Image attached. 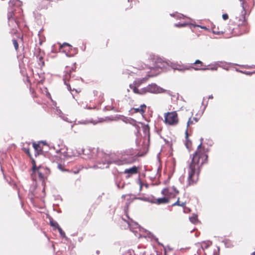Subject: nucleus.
Returning a JSON list of instances; mask_svg holds the SVG:
<instances>
[{"label":"nucleus","mask_w":255,"mask_h":255,"mask_svg":"<svg viewBox=\"0 0 255 255\" xmlns=\"http://www.w3.org/2000/svg\"><path fill=\"white\" fill-rule=\"evenodd\" d=\"M234 30H235V28H233V29H232V30L233 32H234Z\"/></svg>","instance_id":"nucleus-39"},{"label":"nucleus","mask_w":255,"mask_h":255,"mask_svg":"<svg viewBox=\"0 0 255 255\" xmlns=\"http://www.w3.org/2000/svg\"><path fill=\"white\" fill-rule=\"evenodd\" d=\"M218 67L217 65H208L207 66H206L205 68L204 69V71L205 70H212V71H216L217 70Z\"/></svg>","instance_id":"nucleus-25"},{"label":"nucleus","mask_w":255,"mask_h":255,"mask_svg":"<svg viewBox=\"0 0 255 255\" xmlns=\"http://www.w3.org/2000/svg\"><path fill=\"white\" fill-rule=\"evenodd\" d=\"M213 96L212 95L209 96V99H213Z\"/></svg>","instance_id":"nucleus-35"},{"label":"nucleus","mask_w":255,"mask_h":255,"mask_svg":"<svg viewBox=\"0 0 255 255\" xmlns=\"http://www.w3.org/2000/svg\"><path fill=\"white\" fill-rule=\"evenodd\" d=\"M16 46H17V49L18 48V44L17 43Z\"/></svg>","instance_id":"nucleus-40"},{"label":"nucleus","mask_w":255,"mask_h":255,"mask_svg":"<svg viewBox=\"0 0 255 255\" xmlns=\"http://www.w3.org/2000/svg\"><path fill=\"white\" fill-rule=\"evenodd\" d=\"M224 24L220 23L217 27L215 26L212 28L213 32L216 34H221L227 32V29L224 27Z\"/></svg>","instance_id":"nucleus-10"},{"label":"nucleus","mask_w":255,"mask_h":255,"mask_svg":"<svg viewBox=\"0 0 255 255\" xmlns=\"http://www.w3.org/2000/svg\"><path fill=\"white\" fill-rule=\"evenodd\" d=\"M58 230L59 233L60 234V235L61 236H65V233L63 232L62 229L60 227H58Z\"/></svg>","instance_id":"nucleus-29"},{"label":"nucleus","mask_w":255,"mask_h":255,"mask_svg":"<svg viewBox=\"0 0 255 255\" xmlns=\"http://www.w3.org/2000/svg\"><path fill=\"white\" fill-rule=\"evenodd\" d=\"M146 108V106L145 104H142L140 105L139 108H132V110L134 111V113H139L141 115H143L145 112V109Z\"/></svg>","instance_id":"nucleus-20"},{"label":"nucleus","mask_w":255,"mask_h":255,"mask_svg":"<svg viewBox=\"0 0 255 255\" xmlns=\"http://www.w3.org/2000/svg\"><path fill=\"white\" fill-rule=\"evenodd\" d=\"M12 183H13V188H14V187L15 186V182L13 181H12Z\"/></svg>","instance_id":"nucleus-36"},{"label":"nucleus","mask_w":255,"mask_h":255,"mask_svg":"<svg viewBox=\"0 0 255 255\" xmlns=\"http://www.w3.org/2000/svg\"><path fill=\"white\" fill-rule=\"evenodd\" d=\"M209 151V149L201 143L192 155V160L187 167L188 186L194 185L197 183L201 169L208 163Z\"/></svg>","instance_id":"nucleus-1"},{"label":"nucleus","mask_w":255,"mask_h":255,"mask_svg":"<svg viewBox=\"0 0 255 255\" xmlns=\"http://www.w3.org/2000/svg\"><path fill=\"white\" fill-rule=\"evenodd\" d=\"M58 167L59 169H61L62 170H63V169H62V165H58Z\"/></svg>","instance_id":"nucleus-33"},{"label":"nucleus","mask_w":255,"mask_h":255,"mask_svg":"<svg viewBox=\"0 0 255 255\" xmlns=\"http://www.w3.org/2000/svg\"><path fill=\"white\" fill-rule=\"evenodd\" d=\"M29 143H26V147H23L22 149L30 157L31 159L32 160V158H33L32 157L30 153L29 147Z\"/></svg>","instance_id":"nucleus-24"},{"label":"nucleus","mask_w":255,"mask_h":255,"mask_svg":"<svg viewBox=\"0 0 255 255\" xmlns=\"http://www.w3.org/2000/svg\"><path fill=\"white\" fill-rule=\"evenodd\" d=\"M246 11L244 9L242 14L240 17H236V23L241 29V33L246 31L247 26V21L246 18Z\"/></svg>","instance_id":"nucleus-7"},{"label":"nucleus","mask_w":255,"mask_h":255,"mask_svg":"<svg viewBox=\"0 0 255 255\" xmlns=\"http://www.w3.org/2000/svg\"><path fill=\"white\" fill-rule=\"evenodd\" d=\"M199 121V119L197 118L193 117V118H190L187 122V130H186V137H188V130L190 129L191 126L192 125L195 124V123H197Z\"/></svg>","instance_id":"nucleus-12"},{"label":"nucleus","mask_w":255,"mask_h":255,"mask_svg":"<svg viewBox=\"0 0 255 255\" xmlns=\"http://www.w3.org/2000/svg\"><path fill=\"white\" fill-rule=\"evenodd\" d=\"M186 201H181L180 200V198H178L177 201L176 202H175L174 203H173L172 205V206H181L183 208H185L186 207Z\"/></svg>","instance_id":"nucleus-21"},{"label":"nucleus","mask_w":255,"mask_h":255,"mask_svg":"<svg viewBox=\"0 0 255 255\" xmlns=\"http://www.w3.org/2000/svg\"><path fill=\"white\" fill-rule=\"evenodd\" d=\"M109 40H107L105 41V47H108V43H109Z\"/></svg>","instance_id":"nucleus-32"},{"label":"nucleus","mask_w":255,"mask_h":255,"mask_svg":"<svg viewBox=\"0 0 255 255\" xmlns=\"http://www.w3.org/2000/svg\"><path fill=\"white\" fill-rule=\"evenodd\" d=\"M222 18L224 20H227L229 18L228 14L227 13L223 14L222 15Z\"/></svg>","instance_id":"nucleus-30"},{"label":"nucleus","mask_w":255,"mask_h":255,"mask_svg":"<svg viewBox=\"0 0 255 255\" xmlns=\"http://www.w3.org/2000/svg\"><path fill=\"white\" fill-rule=\"evenodd\" d=\"M44 56L45 55H41L36 57L40 68H42L45 65L44 61L43 59Z\"/></svg>","instance_id":"nucleus-22"},{"label":"nucleus","mask_w":255,"mask_h":255,"mask_svg":"<svg viewBox=\"0 0 255 255\" xmlns=\"http://www.w3.org/2000/svg\"><path fill=\"white\" fill-rule=\"evenodd\" d=\"M148 93H157L159 92V88L155 84H151L147 86Z\"/></svg>","instance_id":"nucleus-18"},{"label":"nucleus","mask_w":255,"mask_h":255,"mask_svg":"<svg viewBox=\"0 0 255 255\" xmlns=\"http://www.w3.org/2000/svg\"><path fill=\"white\" fill-rule=\"evenodd\" d=\"M12 42H13V46H14L15 49H16V39H13Z\"/></svg>","instance_id":"nucleus-31"},{"label":"nucleus","mask_w":255,"mask_h":255,"mask_svg":"<svg viewBox=\"0 0 255 255\" xmlns=\"http://www.w3.org/2000/svg\"><path fill=\"white\" fill-rule=\"evenodd\" d=\"M66 47H68V48L70 49V48H71V46L67 43H64L62 45H60V48L61 49H62L63 48H64Z\"/></svg>","instance_id":"nucleus-27"},{"label":"nucleus","mask_w":255,"mask_h":255,"mask_svg":"<svg viewBox=\"0 0 255 255\" xmlns=\"http://www.w3.org/2000/svg\"><path fill=\"white\" fill-rule=\"evenodd\" d=\"M74 71H75V69L73 67L67 66L66 67V70L65 72V74L63 76V81L64 83L67 86L68 89L70 91L71 90L70 84L69 83L70 79L71 78L72 73Z\"/></svg>","instance_id":"nucleus-8"},{"label":"nucleus","mask_w":255,"mask_h":255,"mask_svg":"<svg viewBox=\"0 0 255 255\" xmlns=\"http://www.w3.org/2000/svg\"><path fill=\"white\" fill-rule=\"evenodd\" d=\"M132 91L134 93L138 95H144L148 93L147 87L143 88L141 89H138V88L135 87L134 86H132Z\"/></svg>","instance_id":"nucleus-16"},{"label":"nucleus","mask_w":255,"mask_h":255,"mask_svg":"<svg viewBox=\"0 0 255 255\" xmlns=\"http://www.w3.org/2000/svg\"><path fill=\"white\" fill-rule=\"evenodd\" d=\"M251 255H255V252H254V253H253L251 254Z\"/></svg>","instance_id":"nucleus-38"},{"label":"nucleus","mask_w":255,"mask_h":255,"mask_svg":"<svg viewBox=\"0 0 255 255\" xmlns=\"http://www.w3.org/2000/svg\"><path fill=\"white\" fill-rule=\"evenodd\" d=\"M32 171L31 178L33 180H36V177L38 176L40 180L44 181L50 173V170L49 168L43 166H36V161L34 158H32Z\"/></svg>","instance_id":"nucleus-3"},{"label":"nucleus","mask_w":255,"mask_h":255,"mask_svg":"<svg viewBox=\"0 0 255 255\" xmlns=\"http://www.w3.org/2000/svg\"><path fill=\"white\" fill-rule=\"evenodd\" d=\"M34 56L36 57L38 56L39 55H45V53L44 51H42L39 47H36L35 48L34 52Z\"/></svg>","instance_id":"nucleus-23"},{"label":"nucleus","mask_w":255,"mask_h":255,"mask_svg":"<svg viewBox=\"0 0 255 255\" xmlns=\"http://www.w3.org/2000/svg\"><path fill=\"white\" fill-rule=\"evenodd\" d=\"M93 153L96 154L97 153V162L100 165H106V167L110 163V157L108 155L102 152H98L97 150H93Z\"/></svg>","instance_id":"nucleus-6"},{"label":"nucleus","mask_w":255,"mask_h":255,"mask_svg":"<svg viewBox=\"0 0 255 255\" xmlns=\"http://www.w3.org/2000/svg\"><path fill=\"white\" fill-rule=\"evenodd\" d=\"M186 25H187V24H186V23H183V24H181L180 25V26H185Z\"/></svg>","instance_id":"nucleus-34"},{"label":"nucleus","mask_w":255,"mask_h":255,"mask_svg":"<svg viewBox=\"0 0 255 255\" xmlns=\"http://www.w3.org/2000/svg\"><path fill=\"white\" fill-rule=\"evenodd\" d=\"M193 64L195 66H189L190 67V69H193L195 70H203L205 67H206L205 65H204L203 63L199 60H196Z\"/></svg>","instance_id":"nucleus-11"},{"label":"nucleus","mask_w":255,"mask_h":255,"mask_svg":"<svg viewBox=\"0 0 255 255\" xmlns=\"http://www.w3.org/2000/svg\"><path fill=\"white\" fill-rule=\"evenodd\" d=\"M138 172V168L135 166H134L130 168L126 169L124 173L125 174H128V177L130 176L131 175L135 174Z\"/></svg>","instance_id":"nucleus-17"},{"label":"nucleus","mask_w":255,"mask_h":255,"mask_svg":"<svg viewBox=\"0 0 255 255\" xmlns=\"http://www.w3.org/2000/svg\"><path fill=\"white\" fill-rule=\"evenodd\" d=\"M143 68H144V67H143V66H141L140 67L137 66V67H136L129 66L127 68H126V69H124V70H123V74L130 75L131 73H134V71H133L132 70V69H138V70H141V69H143Z\"/></svg>","instance_id":"nucleus-15"},{"label":"nucleus","mask_w":255,"mask_h":255,"mask_svg":"<svg viewBox=\"0 0 255 255\" xmlns=\"http://www.w3.org/2000/svg\"><path fill=\"white\" fill-rule=\"evenodd\" d=\"M148 77H145L142 79H138L135 80L132 84L129 85V88L132 90V86L138 87L140 86L142 83L145 82L148 80Z\"/></svg>","instance_id":"nucleus-13"},{"label":"nucleus","mask_w":255,"mask_h":255,"mask_svg":"<svg viewBox=\"0 0 255 255\" xmlns=\"http://www.w3.org/2000/svg\"><path fill=\"white\" fill-rule=\"evenodd\" d=\"M171 67L174 70H177L180 71H184L185 70H190V67L188 65H185L180 63H172Z\"/></svg>","instance_id":"nucleus-9"},{"label":"nucleus","mask_w":255,"mask_h":255,"mask_svg":"<svg viewBox=\"0 0 255 255\" xmlns=\"http://www.w3.org/2000/svg\"><path fill=\"white\" fill-rule=\"evenodd\" d=\"M190 221L193 224H196L198 222L197 216L193 215L189 218Z\"/></svg>","instance_id":"nucleus-26"},{"label":"nucleus","mask_w":255,"mask_h":255,"mask_svg":"<svg viewBox=\"0 0 255 255\" xmlns=\"http://www.w3.org/2000/svg\"><path fill=\"white\" fill-rule=\"evenodd\" d=\"M94 97H95L94 100H96L98 102H101L103 99V94L99 91H94L93 92Z\"/></svg>","instance_id":"nucleus-19"},{"label":"nucleus","mask_w":255,"mask_h":255,"mask_svg":"<svg viewBox=\"0 0 255 255\" xmlns=\"http://www.w3.org/2000/svg\"><path fill=\"white\" fill-rule=\"evenodd\" d=\"M50 225L51 226L55 228H57V229L58 227H59L58 224L56 222L54 221L53 220L50 221Z\"/></svg>","instance_id":"nucleus-28"},{"label":"nucleus","mask_w":255,"mask_h":255,"mask_svg":"<svg viewBox=\"0 0 255 255\" xmlns=\"http://www.w3.org/2000/svg\"><path fill=\"white\" fill-rule=\"evenodd\" d=\"M13 31L12 32V33L13 34H15V31L14 30V29H12Z\"/></svg>","instance_id":"nucleus-37"},{"label":"nucleus","mask_w":255,"mask_h":255,"mask_svg":"<svg viewBox=\"0 0 255 255\" xmlns=\"http://www.w3.org/2000/svg\"><path fill=\"white\" fill-rule=\"evenodd\" d=\"M33 147L34 149L35 157L43 153L42 147L40 145V143H36L35 142H33Z\"/></svg>","instance_id":"nucleus-14"},{"label":"nucleus","mask_w":255,"mask_h":255,"mask_svg":"<svg viewBox=\"0 0 255 255\" xmlns=\"http://www.w3.org/2000/svg\"><path fill=\"white\" fill-rule=\"evenodd\" d=\"M175 194H173L172 191L169 188H165L161 191V194L163 197L159 198H150L149 197H140L139 199L143 201L148 202L151 204L157 205H163L170 203V199L172 197H174L176 195L179 193V191L176 189H174Z\"/></svg>","instance_id":"nucleus-2"},{"label":"nucleus","mask_w":255,"mask_h":255,"mask_svg":"<svg viewBox=\"0 0 255 255\" xmlns=\"http://www.w3.org/2000/svg\"><path fill=\"white\" fill-rule=\"evenodd\" d=\"M164 123L169 126L175 127L179 123V119L176 111L169 112L164 114Z\"/></svg>","instance_id":"nucleus-4"},{"label":"nucleus","mask_w":255,"mask_h":255,"mask_svg":"<svg viewBox=\"0 0 255 255\" xmlns=\"http://www.w3.org/2000/svg\"><path fill=\"white\" fill-rule=\"evenodd\" d=\"M15 5L16 0H10L9 1L7 18L9 26H12L16 23V17L15 16Z\"/></svg>","instance_id":"nucleus-5"}]
</instances>
